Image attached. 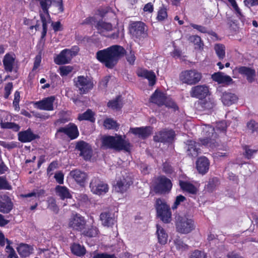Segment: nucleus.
I'll use <instances>...</instances> for the list:
<instances>
[{"instance_id": "nucleus-1", "label": "nucleus", "mask_w": 258, "mask_h": 258, "mask_svg": "<svg viewBox=\"0 0 258 258\" xmlns=\"http://www.w3.org/2000/svg\"><path fill=\"white\" fill-rule=\"evenodd\" d=\"M126 52L125 49L122 46L113 45L98 50L96 53V58L107 68L113 69Z\"/></svg>"}, {"instance_id": "nucleus-2", "label": "nucleus", "mask_w": 258, "mask_h": 258, "mask_svg": "<svg viewBox=\"0 0 258 258\" xmlns=\"http://www.w3.org/2000/svg\"><path fill=\"white\" fill-rule=\"evenodd\" d=\"M126 136L115 134V136H104L101 138L102 146L106 149H114L116 151H124L130 152L132 145Z\"/></svg>"}, {"instance_id": "nucleus-3", "label": "nucleus", "mask_w": 258, "mask_h": 258, "mask_svg": "<svg viewBox=\"0 0 258 258\" xmlns=\"http://www.w3.org/2000/svg\"><path fill=\"white\" fill-rule=\"evenodd\" d=\"M128 30L131 37L136 42L143 41L148 36V27L141 21H131Z\"/></svg>"}, {"instance_id": "nucleus-4", "label": "nucleus", "mask_w": 258, "mask_h": 258, "mask_svg": "<svg viewBox=\"0 0 258 258\" xmlns=\"http://www.w3.org/2000/svg\"><path fill=\"white\" fill-rule=\"evenodd\" d=\"M37 4L40 8L39 16L42 25V31L41 34V40H45L47 32V24L46 17L50 18L49 9L53 4V0H37Z\"/></svg>"}, {"instance_id": "nucleus-5", "label": "nucleus", "mask_w": 258, "mask_h": 258, "mask_svg": "<svg viewBox=\"0 0 258 258\" xmlns=\"http://www.w3.org/2000/svg\"><path fill=\"white\" fill-rule=\"evenodd\" d=\"M175 225L176 231L183 234H188L196 228L194 219L186 215H177L175 216Z\"/></svg>"}, {"instance_id": "nucleus-6", "label": "nucleus", "mask_w": 258, "mask_h": 258, "mask_svg": "<svg viewBox=\"0 0 258 258\" xmlns=\"http://www.w3.org/2000/svg\"><path fill=\"white\" fill-rule=\"evenodd\" d=\"M155 209L157 216L164 223H169L171 221V211L169 206L164 200L158 198L156 200Z\"/></svg>"}, {"instance_id": "nucleus-7", "label": "nucleus", "mask_w": 258, "mask_h": 258, "mask_svg": "<svg viewBox=\"0 0 258 258\" xmlns=\"http://www.w3.org/2000/svg\"><path fill=\"white\" fill-rule=\"evenodd\" d=\"M172 187L171 180L165 175H160L154 182L153 191L156 194L163 195L169 192Z\"/></svg>"}, {"instance_id": "nucleus-8", "label": "nucleus", "mask_w": 258, "mask_h": 258, "mask_svg": "<svg viewBox=\"0 0 258 258\" xmlns=\"http://www.w3.org/2000/svg\"><path fill=\"white\" fill-rule=\"evenodd\" d=\"M202 78V73L195 69L183 71L179 76L180 81L182 84L188 85H194L198 84Z\"/></svg>"}, {"instance_id": "nucleus-9", "label": "nucleus", "mask_w": 258, "mask_h": 258, "mask_svg": "<svg viewBox=\"0 0 258 258\" xmlns=\"http://www.w3.org/2000/svg\"><path fill=\"white\" fill-rule=\"evenodd\" d=\"M202 134L203 138H200L199 141L202 145L205 146H207L209 144H214L218 137L215 128L210 125H205Z\"/></svg>"}, {"instance_id": "nucleus-10", "label": "nucleus", "mask_w": 258, "mask_h": 258, "mask_svg": "<svg viewBox=\"0 0 258 258\" xmlns=\"http://www.w3.org/2000/svg\"><path fill=\"white\" fill-rule=\"evenodd\" d=\"M87 226V221L84 217L78 213L73 214L69 220L68 227L73 230L81 232Z\"/></svg>"}, {"instance_id": "nucleus-11", "label": "nucleus", "mask_w": 258, "mask_h": 258, "mask_svg": "<svg viewBox=\"0 0 258 258\" xmlns=\"http://www.w3.org/2000/svg\"><path fill=\"white\" fill-rule=\"evenodd\" d=\"M91 191L94 194L101 195L108 191V185L98 177H93L90 183Z\"/></svg>"}, {"instance_id": "nucleus-12", "label": "nucleus", "mask_w": 258, "mask_h": 258, "mask_svg": "<svg viewBox=\"0 0 258 258\" xmlns=\"http://www.w3.org/2000/svg\"><path fill=\"white\" fill-rule=\"evenodd\" d=\"M75 86L81 94L88 93L93 88V82L87 77L79 76L74 79Z\"/></svg>"}, {"instance_id": "nucleus-13", "label": "nucleus", "mask_w": 258, "mask_h": 258, "mask_svg": "<svg viewBox=\"0 0 258 258\" xmlns=\"http://www.w3.org/2000/svg\"><path fill=\"white\" fill-rule=\"evenodd\" d=\"M75 149L80 151L79 156L85 161L90 160L92 156L91 146L86 142L80 140L76 142Z\"/></svg>"}, {"instance_id": "nucleus-14", "label": "nucleus", "mask_w": 258, "mask_h": 258, "mask_svg": "<svg viewBox=\"0 0 258 258\" xmlns=\"http://www.w3.org/2000/svg\"><path fill=\"white\" fill-rule=\"evenodd\" d=\"M175 136L172 130L164 129L156 133L153 137V140L158 143H171Z\"/></svg>"}, {"instance_id": "nucleus-15", "label": "nucleus", "mask_w": 258, "mask_h": 258, "mask_svg": "<svg viewBox=\"0 0 258 258\" xmlns=\"http://www.w3.org/2000/svg\"><path fill=\"white\" fill-rule=\"evenodd\" d=\"M200 144L192 140H187L185 142V151L187 156L195 158L201 153Z\"/></svg>"}, {"instance_id": "nucleus-16", "label": "nucleus", "mask_w": 258, "mask_h": 258, "mask_svg": "<svg viewBox=\"0 0 258 258\" xmlns=\"http://www.w3.org/2000/svg\"><path fill=\"white\" fill-rule=\"evenodd\" d=\"M57 133H63L71 140H75L79 136L77 126L73 123H69L64 127H60L57 130Z\"/></svg>"}, {"instance_id": "nucleus-17", "label": "nucleus", "mask_w": 258, "mask_h": 258, "mask_svg": "<svg viewBox=\"0 0 258 258\" xmlns=\"http://www.w3.org/2000/svg\"><path fill=\"white\" fill-rule=\"evenodd\" d=\"M189 93L191 97L202 100L208 96L209 89L206 85H197L191 88Z\"/></svg>"}, {"instance_id": "nucleus-18", "label": "nucleus", "mask_w": 258, "mask_h": 258, "mask_svg": "<svg viewBox=\"0 0 258 258\" xmlns=\"http://www.w3.org/2000/svg\"><path fill=\"white\" fill-rule=\"evenodd\" d=\"M130 132L134 135L138 136L139 138L144 140L148 138L152 134L153 127L151 126L131 127Z\"/></svg>"}, {"instance_id": "nucleus-19", "label": "nucleus", "mask_w": 258, "mask_h": 258, "mask_svg": "<svg viewBox=\"0 0 258 258\" xmlns=\"http://www.w3.org/2000/svg\"><path fill=\"white\" fill-rule=\"evenodd\" d=\"M13 206V203L10 197L6 194L0 195V212L8 214L12 211Z\"/></svg>"}, {"instance_id": "nucleus-20", "label": "nucleus", "mask_w": 258, "mask_h": 258, "mask_svg": "<svg viewBox=\"0 0 258 258\" xmlns=\"http://www.w3.org/2000/svg\"><path fill=\"white\" fill-rule=\"evenodd\" d=\"M55 99L54 96H51L36 102L35 104L37 108L40 110L52 111L54 110L53 103Z\"/></svg>"}, {"instance_id": "nucleus-21", "label": "nucleus", "mask_w": 258, "mask_h": 258, "mask_svg": "<svg viewBox=\"0 0 258 258\" xmlns=\"http://www.w3.org/2000/svg\"><path fill=\"white\" fill-rule=\"evenodd\" d=\"M236 70L239 74L246 77L248 83H251L254 81L256 72L254 69L245 66H240L236 67Z\"/></svg>"}, {"instance_id": "nucleus-22", "label": "nucleus", "mask_w": 258, "mask_h": 258, "mask_svg": "<svg viewBox=\"0 0 258 258\" xmlns=\"http://www.w3.org/2000/svg\"><path fill=\"white\" fill-rule=\"evenodd\" d=\"M132 183L133 181L129 178L122 177L116 181L114 185V189L116 192L123 194L127 191Z\"/></svg>"}, {"instance_id": "nucleus-23", "label": "nucleus", "mask_w": 258, "mask_h": 258, "mask_svg": "<svg viewBox=\"0 0 258 258\" xmlns=\"http://www.w3.org/2000/svg\"><path fill=\"white\" fill-rule=\"evenodd\" d=\"M210 161L205 156H201L196 161V168L198 172L202 175L206 174L209 169Z\"/></svg>"}, {"instance_id": "nucleus-24", "label": "nucleus", "mask_w": 258, "mask_h": 258, "mask_svg": "<svg viewBox=\"0 0 258 258\" xmlns=\"http://www.w3.org/2000/svg\"><path fill=\"white\" fill-rule=\"evenodd\" d=\"M18 140L21 143L30 142L39 138L29 128L27 130L20 132L18 134Z\"/></svg>"}, {"instance_id": "nucleus-25", "label": "nucleus", "mask_w": 258, "mask_h": 258, "mask_svg": "<svg viewBox=\"0 0 258 258\" xmlns=\"http://www.w3.org/2000/svg\"><path fill=\"white\" fill-rule=\"evenodd\" d=\"M98 14L107 21H112L116 19V15L109 6L99 8L98 10Z\"/></svg>"}, {"instance_id": "nucleus-26", "label": "nucleus", "mask_w": 258, "mask_h": 258, "mask_svg": "<svg viewBox=\"0 0 258 258\" xmlns=\"http://www.w3.org/2000/svg\"><path fill=\"white\" fill-rule=\"evenodd\" d=\"M92 223L91 225L86 227L81 231V234L84 237L88 238H93L97 237L100 233L98 227L93 224L94 221L93 217H91Z\"/></svg>"}, {"instance_id": "nucleus-27", "label": "nucleus", "mask_w": 258, "mask_h": 258, "mask_svg": "<svg viewBox=\"0 0 258 258\" xmlns=\"http://www.w3.org/2000/svg\"><path fill=\"white\" fill-rule=\"evenodd\" d=\"M70 176L79 185H83L87 178V174L79 169H74L70 172Z\"/></svg>"}, {"instance_id": "nucleus-28", "label": "nucleus", "mask_w": 258, "mask_h": 258, "mask_svg": "<svg viewBox=\"0 0 258 258\" xmlns=\"http://www.w3.org/2000/svg\"><path fill=\"white\" fill-rule=\"evenodd\" d=\"M68 49H64L54 59V62L58 65L70 63L72 59L71 54L68 52Z\"/></svg>"}, {"instance_id": "nucleus-29", "label": "nucleus", "mask_w": 258, "mask_h": 258, "mask_svg": "<svg viewBox=\"0 0 258 258\" xmlns=\"http://www.w3.org/2000/svg\"><path fill=\"white\" fill-rule=\"evenodd\" d=\"M166 97L165 94L157 89L151 96L150 102L161 107L164 105Z\"/></svg>"}, {"instance_id": "nucleus-30", "label": "nucleus", "mask_w": 258, "mask_h": 258, "mask_svg": "<svg viewBox=\"0 0 258 258\" xmlns=\"http://www.w3.org/2000/svg\"><path fill=\"white\" fill-rule=\"evenodd\" d=\"M137 74L139 77H142L148 79L149 85L150 86H153L156 83V76L153 71H148L146 69H141L138 70Z\"/></svg>"}, {"instance_id": "nucleus-31", "label": "nucleus", "mask_w": 258, "mask_h": 258, "mask_svg": "<svg viewBox=\"0 0 258 258\" xmlns=\"http://www.w3.org/2000/svg\"><path fill=\"white\" fill-rule=\"evenodd\" d=\"M179 186L183 192L191 195H196L198 192L197 188L189 181L179 180Z\"/></svg>"}, {"instance_id": "nucleus-32", "label": "nucleus", "mask_w": 258, "mask_h": 258, "mask_svg": "<svg viewBox=\"0 0 258 258\" xmlns=\"http://www.w3.org/2000/svg\"><path fill=\"white\" fill-rule=\"evenodd\" d=\"M212 79L219 84H226L227 85L231 84L233 83L232 78L228 76L224 75L222 72L215 73L212 76Z\"/></svg>"}, {"instance_id": "nucleus-33", "label": "nucleus", "mask_w": 258, "mask_h": 258, "mask_svg": "<svg viewBox=\"0 0 258 258\" xmlns=\"http://www.w3.org/2000/svg\"><path fill=\"white\" fill-rule=\"evenodd\" d=\"M15 60V58L11 54L7 53L5 54L3 62L6 72L11 73L13 71Z\"/></svg>"}, {"instance_id": "nucleus-34", "label": "nucleus", "mask_w": 258, "mask_h": 258, "mask_svg": "<svg viewBox=\"0 0 258 258\" xmlns=\"http://www.w3.org/2000/svg\"><path fill=\"white\" fill-rule=\"evenodd\" d=\"M55 192L56 195L62 200L72 198L70 190L65 186L56 185L55 187Z\"/></svg>"}, {"instance_id": "nucleus-35", "label": "nucleus", "mask_w": 258, "mask_h": 258, "mask_svg": "<svg viewBox=\"0 0 258 258\" xmlns=\"http://www.w3.org/2000/svg\"><path fill=\"white\" fill-rule=\"evenodd\" d=\"M221 100L225 105L230 106L235 103L237 101L238 98L234 94L225 92L223 93Z\"/></svg>"}, {"instance_id": "nucleus-36", "label": "nucleus", "mask_w": 258, "mask_h": 258, "mask_svg": "<svg viewBox=\"0 0 258 258\" xmlns=\"http://www.w3.org/2000/svg\"><path fill=\"white\" fill-rule=\"evenodd\" d=\"M156 234L157 235L158 242L162 245L165 244L168 240V234L164 228L159 224L156 225Z\"/></svg>"}, {"instance_id": "nucleus-37", "label": "nucleus", "mask_w": 258, "mask_h": 258, "mask_svg": "<svg viewBox=\"0 0 258 258\" xmlns=\"http://www.w3.org/2000/svg\"><path fill=\"white\" fill-rule=\"evenodd\" d=\"M95 28L102 33L105 31L109 32L113 30V26L111 23L106 22L102 20L98 21L95 26Z\"/></svg>"}, {"instance_id": "nucleus-38", "label": "nucleus", "mask_w": 258, "mask_h": 258, "mask_svg": "<svg viewBox=\"0 0 258 258\" xmlns=\"http://www.w3.org/2000/svg\"><path fill=\"white\" fill-rule=\"evenodd\" d=\"M100 220L102 224L104 226L110 227L114 225V218L111 216V214L108 212H102L100 215Z\"/></svg>"}, {"instance_id": "nucleus-39", "label": "nucleus", "mask_w": 258, "mask_h": 258, "mask_svg": "<svg viewBox=\"0 0 258 258\" xmlns=\"http://www.w3.org/2000/svg\"><path fill=\"white\" fill-rule=\"evenodd\" d=\"M78 119L80 121L88 120L91 122L94 123L95 121V113L91 109H88L83 113L79 114L78 116Z\"/></svg>"}, {"instance_id": "nucleus-40", "label": "nucleus", "mask_w": 258, "mask_h": 258, "mask_svg": "<svg viewBox=\"0 0 258 258\" xmlns=\"http://www.w3.org/2000/svg\"><path fill=\"white\" fill-rule=\"evenodd\" d=\"M72 252L78 256H84L86 253V250L84 246L79 243H73L71 246Z\"/></svg>"}, {"instance_id": "nucleus-41", "label": "nucleus", "mask_w": 258, "mask_h": 258, "mask_svg": "<svg viewBox=\"0 0 258 258\" xmlns=\"http://www.w3.org/2000/svg\"><path fill=\"white\" fill-rule=\"evenodd\" d=\"M107 106L113 110H119L122 107L121 96L118 95L115 99L109 100Z\"/></svg>"}, {"instance_id": "nucleus-42", "label": "nucleus", "mask_w": 258, "mask_h": 258, "mask_svg": "<svg viewBox=\"0 0 258 258\" xmlns=\"http://www.w3.org/2000/svg\"><path fill=\"white\" fill-rule=\"evenodd\" d=\"M17 251L21 257L29 256L31 253L30 247L27 244L21 243L17 248Z\"/></svg>"}, {"instance_id": "nucleus-43", "label": "nucleus", "mask_w": 258, "mask_h": 258, "mask_svg": "<svg viewBox=\"0 0 258 258\" xmlns=\"http://www.w3.org/2000/svg\"><path fill=\"white\" fill-rule=\"evenodd\" d=\"M0 126L2 128L11 129L16 132H18L20 129V126L19 124L15 122L3 121L2 119L0 122Z\"/></svg>"}, {"instance_id": "nucleus-44", "label": "nucleus", "mask_w": 258, "mask_h": 258, "mask_svg": "<svg viewBox=\"0 0 258 258\" xmlns=\"http://www.w3.org/2000/svg\"><path fill=\"white\" fill-rule=\"evenodd\" d=\"M104 127L108 130H114L117 131L119 128V125L116 121L114 120L112 118H106L103 122Z\"/></svg>"}, {"instance_id": "nucleus-45", "label": "nucleus", "mask_w": 258, "mask_h": 258, "mask_svg": "<svg viewBox=\"0 0 258 258\" xmlns=\"http://www.w3.org/2000/svg\"><path fill=\"white\" fill-rule=\"evenodd\" d=\"M216 54L220 60H222L225 57V46L224 44L217 43L214 45Z\"/></svg>"}, {"instance_id": "nucleus-46", "label": "nucleus", "mask_w": 258, "mask_h": 258, "mask_svg": "<svg viewBox=\"0 0 258 258\" xmlns=\"http://www.w3.org/2000/svg\"><path fill=\"white\" fill-rule=\"evenodd\" d=\"M188 40L196 46L195 48H203L204 43L200 36L197 35H191L188 37Z\"/></svg>"}, {"instance_id": "nucleus-47", "label": "nucleus", "mask_w": 258, "mask_h": 258, "mask_svg": "<svg viewBox=\"0 0 258 258\" xmlns=\"http://www.w3.org/2000/svg\"><path fill=\"white\" fill-rule=\"evenodd\" d=\"M168 17L167 10L163 5L159 7L157 12L156 19L160 22L163 21L167 19Z\"/></svg>"}, {"instance_id": "nucleus-48", "label": "nucleus", "mask_w": 258, "mask_h": 258, "mask_svg": "<svg viewBox=\"0 0 258 258\" xmlns=\"http://www.w3.org/2000/svg\"><path fill=\"white\" fill-rule=\"evenodd\" d=\"M174 244L176 248L178 250L184 251L188 249V246L185 244L182 239L179 236H177L174 240Z\"/></svg>"}, {"instance_id": "nucleus-49", "label": "nucleus", "mask_w": 258, "mask_h": 258, "mask_svg": "<svg viewBox=\"0 0 258 258\" xmlns=\"http://www.w3.org/2000/svg\"><path fill=\"white\" fill-rule=\"evenodd\" d=\"M12 186L7 180L6 176H0V190H11Z\"/></svg>"}, {"instance_id": "nucleus-50", "label": "nucleus", "mask_w": 258, "mask_h": 258, "mask_svg": "<svg viewBox=\"0 0 258 258\" xmlns=\"http://www.w3.org/2000/svg\"><path fill=\"white\" fill-rule=\"evenodd\" d=\"M219 184V179L217 177H213L209 179L207 189L209 191H213L216 187Z\"/></svg>"}, {"instance_id": "nucleus-51", "label": "nucleus", "mask_w": 258, "mask_h": 258, "mask_svg": "<svg viewBox=\"0 0 258 258\" xmlns=\"http://www.w3.org/2000/svg\"><path fill=\"white\" fill-rule=\"evenodd\" d=\"M59 74L61 77L67 76L73 70V68L70 66H64L59 67Z\"/></svg>"}, {"instance_id": "nucleus-52", "label": "nucleus", "mask_w": 258, "mask_h": 258, "mask_svg": "<svg viewBox=\"0 0 258 258\" xmlns=\"http://www.w3.org/2000/svg\"><path fill=\"white\" fill-rule=\"evenodd\" d=\"M247 128L251 131V133H258V123L256 122L254 120H250L247 123Z\"/></svg>"}, {"instance_id": "nucleus-53", "label": "nucleus", "mask_w": 258, "mask_h": 258, "mask_svg": "<svg viewBox=\"0 0 258 258\" xmlns=\"http://www.w3.org/2000/svg\"><path fill=\"white\" fill-rule=\"evenodd\" d=\"M164 105L168 108L173 109L174 110L178 109V107L176 103L172 99L168 98L167 96L165 98Z\"/></svg>"}, {"instance_id": "nucleus-54", "label": "nucleus", "mask_w": 258, "mask_h": 258, "mask_svg": "<svg viewBox=\"0 0 258 258\" xmlns=\"http://www.w3.org/2000/svg\"><path fill=\"white\" fill-rule=\"evenodd\" d=\"M186 200V198L181 195L177 196L176 197L175 200L173 205L172 206V210H176L178 208V207L180 205V204L182 202L185 201Z\"/></svg>"}, {"instance_id": "nucleus-55", "label": "nucleus", "mask_w": 258, "mask_h": 258, "mask_svg": "<svg viewBox=\"0 0 258 258\" xmlns=\"http://www.w3.org/2000/svg\"><path fill=\"white\" fill-rule=\"evenodd\" d=\"M7 243L8 244L6 247V251L7 253H9L8 256V258H13L15 255H17L14 249L10 245V241L8 239H6Z\"/></svg>"}, {"instance_id": "nucleus-56", "label": "nucleus", "mask_w": 258, "mask_h": 258, "mask_svg": "<svg viewBox=\"0 0 258 258\" xmlns=\"http://www.w3.org/2000/svg\"><path fill=\"white\" fill-rule=\"evenodd\" d=\"M0 145L10 150L17 148L18 147V143L15 142L7 143L5 141H0Z\"/></svg>"}, {"instance_id": "nucleus-57", "label": "nucleus", "mask_w": 258, "mask_h": 258, "mask_svg": "<svg viewBox=\"0 0 258 258\" xmlns=\"http://www.w3.org/2000/svg\"><path fill=\"white\" fill-rule=\"evenodd\" d=\"M215 105L216 104L213 100L209 99L208 100H206L202 102V106L205 110H210L212 109Z\"/></svg>"}, {"instance_id": "nucleus-58", "label": "nucleus", "mask_w": 258, "mask_h": 258, "mask_svg": "<svg viewBox=\"0 0 258 258\" xmlns=\"http://www.w3.org/2000/svg\"><path fill=\"white\" fill-rule=\"evenodd\" d=\"M45 192V190L43 189H41L40 190H37L36 192L33 191L32 192L24 195H23V197L25 198H29L34 196L35 197L39 198L40 197L44 196Z\"/></svg>"}, {"instance_id": "nucleus-59", "label": "nucleus", "mask_w": 258, "mask_h": 258, "mask_svg": "<svg viewBox=\"0 0 258 258\" xmlns=\"http://www.w3.org/2000/svg\"><path fill=\"white\" fill-rule=\"evenodd\" d=\"M189 258H207V255L204 252L197 249L191 253Z\"/></svg>"}, {"instance_id": "nucleus-60", "label": "nucleus", "mask_w": 258, "mask_h": 258, "mask_svg": "<svg viewBox=\"0 0 258 258\" xmlns=\"http://www.w3.org/2000/svg\"><path fill=\"white\" fill-rule=\"evenodd\" d=\"M190 25L192 28H193L195 29H196L197 30L202 33H208L209 34H211L210 31L208 30L207 28L205 26L193 23H191Z\"/></svg>"}, {"instance_id": "nucleus-61", "label": "nucleus", "mask_w": 258, "mask_h": 258, "mask_svg": "<svg viewBox=\"0 0 258 258\" xmlns=\"http://www.w3.org/2000/svg\"><path fill=\"white\" fill-rule=\"evenodd\" d=\"M93 258H117L114 254H108L106 252L94 253Z\"/></svg>"}, {"instance_id": "nucleus-62", "label": "nucleus", "mask_w": 258, "mask_h": 258, "mask_svg": "<svg viewBox=\"0 0 258 258\" xmlns=\"http://www.w3.org/2000/svg\"><path fill=\"white\" fill-rule=\"evenodd\" d=\"M13 83L11 82H9L8 84H6V85L5 86L4 90H5V93L4 97L5 99H8L9 97V96L10 95L11 92L13 90Z\"/></svg>"}, {"instance_id": "nucleus-63", "label": "nucleus", "mask_w": 258, "mask_h": 258, "mask_svg": "<svg viewBox=\"0 0 258 258\" xmlns=\"http://www.w3.org/2000/svg\"><path fill=\"white\" fill-rule=\"evenodd\" d=\"M227 124L225 121H219L217 123L216 129L217 132L225 133L227 130Z\"/></svg>"}, {"instance_id": "nucleus-64", "label": "nucleus", "mask_w": 258, "mask_h": 258, "mask_svg": "<svg viewBox=\"0 0 258 258\" xmlns=\"http://www.w3.org/2000/svg\"><path fill=\"white\" fill-rule=\"evenodd\" d=\"M97 22L95 17H88L84 19L81 24L82 25H90L92 26L93 25H95Z\"/></svg>"}]
</instances>
